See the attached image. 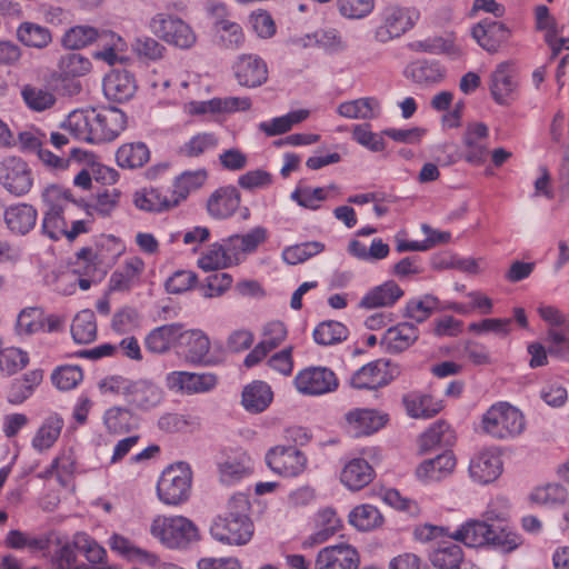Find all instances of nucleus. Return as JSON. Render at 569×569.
<instances>
[{
	"instance_id": "nucleus-1",
	"label": "nucleus",
	"mask_w": 569,
	"mask_h": 569,
	"mask_svg": "<svg viewBox=\"0 0 569 569\" xmlns=\"http://www.w3.org/2000/svg\"><path fill=\"white\" fill-rule=\"evenodd\" d=\"M43 203L41 232L53 241L62 238L73 241L91 230L90 212L71 190L51 184L41 193Z\"/></svg>"
},
{
	"instance_id": "nucleus-2",
	"label": "nucleus",
	"mask_w": 569,
	"mask_h": 569,
	"mask_svg": "<svg viewBox=\"0 0 569 569\" xmlns=\"http://www.w3.org/2000/svg\"><path fill=\"white\" fill-rule=\"evenodd\" d=\"M127 127V116L114 107L74 110L62 128L79 141L102 143L114 140Z\"/></svg>"
},
{
	"instance_id": "nucleus-3",
	"label": "nucleus",
	"mask_w": 569,
	"mask_h": 569,
	"mask_svg": "<svg viewBox=\"0 0 569 569\" xmlns=\"http://www.w3.org/2000/svg\"><path fill=\"white\" fill-rule=\"evenodd\" d=\"M249 512L250 501L248 496L244 493L233 495L228 500L226 512L213 518L210 525L211 537L223 545H247L254 532Z\"/></svg>"
},
{
	"instance_id": "nucleus-4",
	"label": "nucleus",
	"mask_w": 569,
	"mask_h": 569,
	"mask_svg": "<svg viewBox=\"0 0 569 569\" xmlns=\"http://www.w3.org/2000/svg\"><path fill=\"white\" fill-rule=\"evenodd\" d=\"M449 536L468 547L493 545L507 552L515 550L520 545V538L517 533L506 527L480 520L467 521Z\"/></svg>"
},
{
	"instance_id": "nucleus-5",
	"label": "nucleus",
	"mask_w": 569,
	"mask_h": 569,
	"mask_svg": "<svg viewBox=\"0 0 569 569\" xmlns=\"http://www.w3.org/2000/svg\"><path fill=\"white\" fill-rule=\"evenodd\" d=\"M481 430L497 440H511L519 437L526 429L523 413L508 402L493 403L482 415Z\"/></svg>"
},
{
	"instance_id": "nucleus-6",
	"label": "nucleus",
	"mask_w": 569,
	"mask_h": 569,
	"mask_svg": "<svg viewBox=\"0 0 569 569\" xmlns=\"http://www.w3.org/2000/svg\"><path fill=\"white\" fill-rule=\"evenodd\" d=\"M150 533L170 549H183L199 538L197 526L183 516H157Z\"/></svg>"
},
{
	"instance_id": "nucleus-7",
	"label": "nucleus",
	"mask_w": 569,
	"mask_h": 569,
	"mask_svg": "<svg viewBox=\"0 0 569 569\" xmlns=\"http://www.w3.org/2000/svg\"><path fill=\"white\" fill-rule=\"evenodd\" d=\"M192 470L187 462L180 461L168 466L157 482V496L167 506L184 503L191 493Z\"/></svg>"
},
{
	"instance_id": "nucleus-8",
	"label": "nucleus",
	"mask_w": 569,
	"mask_h": 569,
	"mask_svg": "<svg viewBox=\"0 0 569 569\" xmlns=\"http://www.w3.org/2000/svg\"><path fill=\"white\" fill-rule=\"evenodd\" d=\"M420 18L416 8L390 4L378 14L379 23L373 30V39L388 43L411 30Z\"/></svg>"
},
{
	"instance_id": "nucleus-9",
	"label": "nucleus",
	"mask_w": 569,
	"mask_h": 569,
	"mask_svg": "<svg viewBox=\"0 0 569 569\" xmlns=\"http://www.w3.org/2000/svg\"><path fill=\"white\" fill-rule=\"evenodd\" d=\"M149 27L154 36L180 49L191 48L197 40L191 27L173 14L157 13L151 18Z\"/></svg>"
},
{
	"instance_id": "nucleus-10",
	"label": "nucleus",
	"mask_w": 569,
	"mask_h": 569,
	"mask_svg": "<svg viewBox=\"0 0 569 569\" xmlns=\"http://www.w3.org/2000/svg\"><path fill=\"white\" fill-rule=\"evenodd\" d=\"M30 166L20 157L8 156L0 162V184L14 197H23L33 187Z\"/></svg>"
},
{
	"instance_id": "nucleus-11",
	"label": "nucleus",
	"mask_w": 569,
	"mask_h": 569,
	"mask_svg": "<svg viewBox=\"0 0 569 569\" xmlns=\"http://www.w3.org/2000/svg\"><path fill=\"white\" fill-rule=\"evenodd\" d=\"M266 463L273 473L283 478H295L303 473L308 459L295 446H274L266 453Z\"/></svg>"
},
{
	"instance_id": "nucleus-12",
	"label": "nucleus",
	"mask_w": 569,
	"mask_h": 569,
	"mask_svg": "<svg viewBox=\"0 0 569 569\" xmlns=\"http://www.w3.org/2000/svg\"><path fill=\"white\" fill-rule=\"evenodd\" d=\"M293 385L303 396H321L337 390L339 382L336 373L327 367H309L300 370Z\"/></svg>"
},
{
	"instance_id": "nucleus-13",
	"label": "nucleus",
	"mask_w": 569,
	"mask_h": 569,
	"mask_svg": "<svg viewBox=\"0 0 569 569\" xmlns=\"http://www.w3.org/2000/svg\"><path fill=\"white\" fill-rule=\"evenodd\" d=\"M398 367L389 361L375 360L358 369L350 378L355 389L373 390L388 385L396 375Z\"/></svg>"
},
{
	"instance_id": "nucleus-14",
	"label": "nucleus",
	"mask_w": 569,
	"mask_h": 569,
	"mask_svg": "<svg viewBox=\"0 0 569 569\" xmlns=\"http://www.w3.org/2000/svg\"><path fill=\"white\" fill-rule=\"evenodd\" d=\"M360 556L348 543L327 546L320 549L315 560V569H358Z\"/></svg>"
},
{
	"instance_id": "nucleus-15",
	"label": "nucleus",
	"mask_w": 569,
	"mask_h": 569,
	"mask_svg": "<svg viewBox=\"0 0 569 569\" xmlns=\"http://www.w3.org/2000/svg\"><path fill=\"white\" fill-rule=\"evenodd\" d=\"M503 470L500 453L493 449H483L477 452L469 462V476L479 485H488L497 480Z\"/></svg>"
},
{
	"instance_id": "nucleus-16",
	"label": "nucleus",
	"mask_w": 569,
	"mask_h": 569,
	"mask_svg": "<svg viewBox=\"0 0 569 569\" xmlns=\"http://www.w3.org/2000/svg\"><path fill=\"white\" fill-rule=\"evenodd\" d=\"M471 34L482 49L495 53L508 41L511 31L500 21L483 19L472 28Z\"/></svg>"
},
{
	"instance_id": "nucleus-17",
	"label": "nucleus",
	"mask_w": 569,
	"mask_h": 569,
	"mask_svg": "<svg viewBox=\"0 0 569 569\" xmlns=\"http://www.w3.org/2000/svg\"><path fill=\"white\" fill-rule=\"evenodd\" d=\"M233 69L236 79L242 87L257 88L268 79L267 63L254 54L240 56Z\"/></svg>"
},
{
	"instance_id": "nucleus-18",
	"label": "nucleus",
	"mask_w": 569,
	"mask_h": 569,
	"mask_svg": "<svg viewBox=\"0 0 569 569\" xmlns=\"http://www.w3.org/2000/svg\"><path fill=\"white\" fill-rule=\"evenodd\" d=\"M102 90L108 100L124 102L134 96L137 84L132 73L122 69H114L103 78Z\"/></svg>"
},
{
	"instance_id": "nucleus-19",
	"label": "nucleus",
	"mask_w": 569,
	"mask_h": 569,
	"mask_svg": "<svg viewBox=\"0 0 569 569\" xmlns=\"http://www.w3.org/2000/svg\"><path fill=\"white\" fill-rule=\"evenodd\" d=\"M489 129L477 122L467 127L463 133L465 160L472 164H482L488 156Z\"/></svg>"
},
{
	"instance_id": "nucleus-20",
	"label": "nucleus",
	"mask_w": 569,
	"mask_h": 569,
	"mask_svg": "<svg viewBox=\"0 0 569 569\" xmlns=\"http://www.w3.org/2000/svg\"><path fill=\"white\" fill-rule=\"evenodd\" d=\"M419 335V329L412 322H399L385 331L381 345L388 353H400L415 345Z\"/></svg>"
},
{
	"instance_id": "nucleus-21",
	"label": "nucleus",
	"mask_w": 569,
	"mask_h": 569,
	"mask_svg": "<svg viewBox=\"0 0 569 569\" xmlns=\"http://www.w3.org/2000/svg\"><path fill=\"white\" fill-rule=\"evenodd\" d=\"M516 88L512 66L509 62L499 63L491 72L489 81L493 100L499 104H508L513 99Z\"/></svg>"
},
{
	"instance_id": "nucleus-22",
	"label": "nucleus",
	"mask_w": 569,
	"mask_h": 569,
	"mask_svg": "<svg viewBox=\"0 0 569 569\" xmlns=\"http://www.w3.org/2000/svg\"><path fill=\"white\" fill-rule=\"evenodd\" d=\"M3 220L10 232L26 236L36 227L38 211L32 204L14 203L4 209Z\"/></svg>"
},
{
	"instance_id": "nucleus-23",
	"label": "nucleus",
	"mask_w": 569,
	"mask_h": 569,
	"mask_svg": "<svg viewBox=\"0 0 569 569\" xmlns=\"http://www.w3.org/2000/svg\"><path fill=\"white\" fill-rule=\"evenodd\" d=\"M179 342L187 362L192 365L207 362L206 358L210 350V339L202 330L180 329Z\"/></svg>"
},
{
	"instance_id": "nucleus-24",
	"label": "nucleus",
	"mask_w": 569,
	"mask_h": 569,
	"mask_svg": "<svg viewBox=\"0 0 569 569\" xmlns=\"http://www.w3.org/2000/svg\"><path fill=\"white\" fill-rule=\"evenodd\" d=\"M403 295L397 282L388 280L368 290L358 307L366 310L392 307Z\"/></svg>"
},
{
	"instance_id": "nucleus-25",
	"label": "nucleus",
	"mask_w": 569,
	"mask_h": 569,
	"mask_svg": "<svg viewBox=\"0 0 569 569\" xmlns=\"http://www.w3.org/2000/svg\"><path fill=\"white\" fill-rule=\"evenodd\" d=\"M240 200V193L234 187L220 188L207 201L208 213L214 219L229 218L238 209Z\"/></svg>"
},
{
	"instance_id": "nucleus-26",
	"label": "nucleus",
	"mask_w": 569,
	"mask_h": 569,
	"mask_svg": "<svg viewBox=\"0 0 569 569\" xmlns=\"http://www.w3.org/2000/svg\"><path fill=\"white\" fill-rule=\"evenodd\" d=\"M144 270V262L139 257H130L123 264L112 272L109 280L111 291H129L140 281Z\"/></svg>"
},
{
	"instance_id": "nucleus-27",
	"label": "nucleus",
	"mask_w": 569,
	"mask_h": 569,
	"mask_svg": "<svg viewBox=\"0 0 569 569\" xmlns=\"http://www.w3.org/2000/svg\"><path fill=\"white\" fill-rule=\"evenodd\" d=\"M373 477V468L362 458L351 459L340 472L341 483L351 491H359L365 488L372 481Z\"/></svg>"
},
{
	"instance_id": "nucleus-28",
	"label": "nucleus",
	"mask_w": 569,
	"mask_h": 569,
	"mask_svg": "<svg viewBox=\"0 0 569 569\" xmlns=\"http://www.w3.org/2000/svg\"><path fill=\"white\" fill-rule=\"evenodd\" d=\"M456 459L451 452H443L437 457L422 461L416 469V476L423 482L440 481L453 471Z\"/></svg>"
},
{
	"instance_id": "nucleus-29",
	"label": "nucleus",
	"mask_w": 569,
	"mask_h": 569,
	"mask_svg": "<svg viewBox=\"0 0 569 569\" xmlns=\"http://www.w3.org/2000/svg\"><path fill=\"white\" fill-rule=\"evenodd\" d=\"M163 398L160 387L149 380L132 382L128 403L139 410H150L157 407Z\"/></svg>"
},
{
	"instance_id": "nucleus-30",
	"label": "nucleus",
	"mask_w": 569,
	"mask_h": 569,
	"mask_svg": "<svg viewBox=\"0 0 569 569\" xmlns=\"http://www.w3.org/2000/svg\"><path fill=\"white\" fill-rule=\"evenodd\" d=\"M350 431L359 437L378 431L386 423V417L372 409H356L347 413Z\"/></svg>"
},
{
	"instance_id": "nucleus-31",
	"label": "nucleus",
	"mask_w": 569,
	"mask_h": 569,
	"mask_svg": "<svg viewBox=\"0 0 569 569\" xmlns=\"http://www.w3.org/2000/svg\"><path fill=\"white\" fill-rule=\"evenodd\" d=\"M181 323H169L152 329L144 338L146 349L154 355L167 353L179 340Z\"/></svg>"
},
{
	"instance_id": "nucleus-32",
	"label": "nucleus",
	"mask_w": 569,
	"mask_h": 569,
	"mask_svg": "<svg viewBox=\"0 0 569 569\" xmlns=\"http://www.w3.org/2000/svg\"><path fill=\"white\" fill-rule=\"evenodd\" d=\"M337 112L347 119L372 120L380 116L381 104L373 97L358 98L340 103Z\"/></svg>"
},
{
	"instance_id": "nucleus-33",
	"label": "nucleus",
	"mask_w": 569,
	"mask_h": 569,
	"mask_svg": "<svg viewBox=\"0 0 569 569\" xmlns=\"http://www.w3.org/2000/svg\"><path fill=\"white\" fill-rule=\"evenodd\" d=\"M109 546L112 551L119 553L129 561L149 567H153L158 562V557L154 553L136 546L131 540L117 533L112 535L109 539Z\"/></svg>"
},
{
	"instance_id": "nucleus-34",
	"label": "nucleus",
	"mask_w": 569,
	"mask_h": 569,
	"mask_svg": "<svg viewBox=\"0 0 569 569\" xmlns=\"http://www.w3.org/2000/svg\"><path fill=\"white\" fill-rule=\"evenodd\" d=\"M207 180V171L199 169L196 171H186L177 177L171 189H168L169 197L173 208L184 201L190 192L199 189Z\"/></svg>"
},
{
	"instance_id": "nucleus-35",
	"label": "nucleus",
	"mask_w": 569,
	"mask_h": 569,
	"mask_svg": "<svg viewBox=\"0 0 569 569\" xmlns=\"http://www.w3.org/2000/svg\"><path fill=\"white\" fill-rule=\"evenodd\" d=\"M273 399L270 386L260 380L247 385L242 391L241 403L244 409L252 413L264 411Z\"/></svg>"
},
{
	"instance_id": "nucleus-36",
	"label": "nucleus",
	"mask_w": 569,
	"mask_h": 569,
	"mask_svg": "<svg viewBox=\"0 0 569 569\" xmlns=\"http://www.w3.org/2000/svg\"><path fill=\"white\" fill-rule=\"evenodd\" d=\"M406 412L411 418H432L442 409V402L429 395L410 392L402 398Z\"/></svg>"
},
{
	"instance_id": "nucleus-37",
	"label": "nucleus",
	"mask_w": 569,
	"mask_h": 569,
	"mask_svg": "<svg viewBox=\"0 0 569 569\" xmlns=\"http://www.w3.org/2000/svg\"><path fill=\"white\" fill-rule=\"evenodd\" d=\"M238 262L239 259L233 257L232 251L229 250V243L224 247L221 243L214 242L198 259V267L203 271H213Z\"/></svg>"
},
{
	"instance_id": "nucleus-38",
	"label": "nucleus",
	"mask_w": 569,
	"mask_h": 569,
	"mask_svg": "<svg viewBox=\"0 0 569 569\" xmlns=\"http://www.w3.org/2000/svg\"><path fill=\"white\" fill-rule=\"evenodd\" d=\"M134 206L148 212H161L173 208L169 191L157 188H143L133 196Z\"/></svg>"
},
{
	"instance_id": "nucleus-39",
	"label": "nucleus",
	"mask_w": 569,
	"mask_h": 569,
	"mask_svg": "<svg viewBox=\"0 0 569 569\" xmlns=\"http://www.w3.org/2000/svg\"><path fill=\"white\" fill-rule=\"evenodd\" d=\"M63 419L58 413L48 416L32 439V448L38 452L50 449L58 440L63 428Z\"/></svg>"
},
{
	"instance_id": "nucleus-40",
	"label": "nucleus",
	"mask_w": 569,
	"mask_h": 569,
	"mask_svg": "<svg viewBox=\"0 0 569 569\" xmlns=\"http://www.w3.org/2000/svg\"><path fill=\"white\" fill-rule=\"evenodd\" d=\"M268 231L263 227H256L244 234H233L227 240L229 250L232 251L233 257L239 260L241 256L252 253L257 248L267 240Z\"/></svg>"
},
{
	"instance_id": "nucleus-41",
	"label": "nucleus",
	"mask_w": 569,
	"mask_h": 569,
	"mask_svg": "<svg viewBox=\"0 0 569 569\" xmlns=\"http://www.w3.org/2000/svg\"><path fill=\"white\" fill-rule=\"evenodd\" d=\"M16 36L23 46L34 49H44L52 41L51 31L47 27L31 21L21 22Z\"/></svg>"
},
{
	"instance_id": "nucleus-42",
	"label": "nucleus",
	"mask_w": 569,
	"mask_h": 569,
	"mask_svg": "<svg viewBox=\"0 0 569 569\" xmlns=\"http://www.w3.org/2000/svg\"><path fill=\"white\" fill-rule=\"evenodd\" d=\"M412 48L416 51L447 54L451 58H458L461 54L460 47L456 43L452 34L428 37L413 42Z\"/></svg>"
},
{
	"instance_id": "nucleus-43",
	"label": "nucleus",
	"mask_w": 569,
	"mask_h": 569,
	"mask_svg": "<svg viewBox=\"0 0 569 569\" xmlns=\"http://www.w3.org/2000/svg\"><path fill=\"white\" fill-rule=\"evenodd\" d=\"M43 373L41 370H31L20 379H14L8 390L7 399L12 405L24 402L41 383Z\"/></svg>"
},
{
	"instance_id": "nucleus-44",
	"label": "nucleus",
	"mask_w": 569,
	"mask_h": 569,
	"mask_svg": "<svg viewBox=\"0 0 569 569\" xmlns=\"http://www.w3.org/2000/svg\"><path fill=\"white\" fill-rule=\"evenodd\" d=\"M91 69L90 59L78 52L66 53L58 61L59 74L63 81L84 77Z\"/></svg>"
},
{
	"instance_id": "nucleus-45",
	"label": "nucleus",
	"mask_w": 569,
	"mask_h": 569,
	"mask_svg": "<svg viewBox=\"0 0 569 569\" xmlns=\"http://www.w3.org/2000/svg\"><path fill=\"white\" fill-rule=\"evenodd\" d=\"M348 521L359 531H370L382 525L383 516L376 506L362 503L349 512Z\"/></svg>"
},
{
	"instance_id": "nucleus-46",
	"label": "nucleus",
	"mask_w": 569,
	"mask_h": 569,
	"mask_svg": "<svg viewBox=\"0 0 569 569\" xmlns=\"http://www.w3.org/2000/svg\"><path fill=\"white\" fill-rule=\"evenodd\" d=\"M100 49H97L92 57L97 60L103 61L109 66L116 64L119 59V53L126 49L123 39L112 31H103L98 40Z\"/></svg>"
},
{
	"instance_id": "nucleus-47",
	"label": "nucleus",
	"mask_w": 569,
	"mask_h": 569,
	"mask_svg": "<svg viewBox=\"0 0 569 569\" xmlns=\"http://www.w3.org/2000/svg\"><path fill=\"white\" fill-rule=\"evenodd\" d=\"M132 419V411L120 406L108 408L102 416L107 432L114 436L129 432L133 428Z\"/></svg>"
},
{
	"instance_id": "nucleus-48",
	"label": "nucleus",
	"mask_w": 569,
	"mask_h": 569,
	"mask_svg": "<svg viewBox=\"0 0 569 569\" xmlns=\"http://www.w3.org/2000/svg\"><path fill=\"white\" fill-rule=\"evenodd\" d=\"M456 440L455 431L446 421L435 422L420 438L422 451H429L438 446L449 447Z\"/></svg>"
},
{
	"instance_id": "nucleus-49",
	"label": "nucleus",
	"mask_w": 569,
	"mask_h": 569,
	"mask_svg": "<svg viewBox=\"0 0 569 569\" xmlns=\"http://www.w3.org/2000/svg\"><path fill=\"white\" fill-rule=\"evenodd\" d=\"M309 117V111L300 109L291 111L284 116L273 118L269 121H262L258 128L268 137L283 134L291 130L295 124H298Z\"/></svg>"
},
{
	"instance_id": "nucleus-50",
	"label": "nucleus",
	"mask_w": 569,
	"mask_h": 569,
	"mask_svg": "<svg viewBox=\"0 0 569 569\" xmlns=\"http://www.w3.org/2000/svg\"><path fill=\"white\" fill-rule=\"evenodd\" d=\"M117 163L121 168H140L150 159V151L143 142L122 144L116 154Z\"/></svg>"
},
{
	"instance_id": "nucleus-51",
	"label": "nucleus",
	"mask_w": 569,
	"mask_h": 569,
	"mask_svg": "<svg viewBox=\"0 0 569 569\" xmlns=\"http://www.w3.org/2000/svg\"><path fill=\"white\" fill-rule=\"evenodd\" d=\"M71 335L77 343H90L97 337L96 316L92 310L79 311L71 323Z\"/></svg>"
},
{
	"instance_id": "nucleus-52",
	"label": "nucleus",
	"mask_w": 569,
	"mask_h": 569,
	"mask_svg": "<svg viewBox=\"0 0 569 569\" xmlns=\"http://www.w3.org/2000/svg\"><path fill=\"white\" fill-rule=\"evenodd\" d=\"M337 186L330 184L328 187L310 188V187H297L290 198L296 201L300 207L310 210H317L320 208V202L329 198L330 191H336Z\"/></svg>"
},
{
	"instance_id": "nucleus-53",
	"label": "nucleus",
	"mask_w": 569,
	"mask_h": 569,
	"mask_svg": "<svg viewBox=\"0 0 569 569\" xmlns=\"http://www.w3.org/2000/svg\"><path fill=\"white\" fill-rule=\"evenodd\" d=\"M348 328L335 320L320 322L313 330V340L320 346H333L345 341L348 338Z\"/></svg>"
},
{
	"instance_id": "nucleus-54",
	"label": "nucleus",
	"mask_w": 569,
	"mask_h": 569,
	"mask_svg": "<svg viewBox=\"0 0 569 569\" xmlns=\"http://www.w3.org/2000/svg\"><path fill=\"white\" fill-rule=\"evenodd\" d=\"M317 530L309 537L311 545H320L333 536L340 528V519L331 508H326L317 513Z\"/></svg>"
},
{
	"instance_id": "nucleus-55",
	"label": "nucleus",
	"mask_w": 569,
	"mask_h": 569,
	"mask_svg": "<svg viewBox=\"0 0 569 569\" xmlns=\"http://www.w3.org/2000/svg\"><path fill=\"white\" fill-rule=\"evenodd\" d=\"M439 299L432 295H423L410 299L405 307L403 316L421 323L426 321L435 310L438 309Z\"/></svg>"
},
{
	"instance_id": "nucleus-56",
	"label": "nucleus",
	"mask_w": 569,
	"mask_h": 569,
	"mask_svg": "<svg viewBox=\"0 0 569 569\" xmlns=\"http://www.w3.org/2000/svg\"><path fill=\"white\" fill-rule=\"evenodd\" d=\"M408 76L419 84H433L443 79V69L438 62L427 60L411 63L407 69Z\"/></svg>"
},
{
	"instance_id": "nucleus-57",
	"label": "nucleus",
	"mask_w": 569,
	"mask_h": 569,
	"mask_svg": "<svg viewBox=\"0 0 569 569\" xmlns=\"http://www.w3.org/2000/svg\"><path fill=\"white\" fill-rule=\"evenodd\" d=\"M513 319L511 318H485L480 321L468 325L470 333L482 336L492 333L498 338H507L512 330Z\"/></svg>"
},
{
	"instance_id": "nucleus-58",
	"label": "nucleus",
	"mask_w": 569,
	"mask_h": 569,
	"mask_svg": "<svg viewBox=\"0 0 569 569\" xmlns=\"http://www.w3.org/2000/svg\"><path fill=\"white\" fill-rule=\"evenodd\" d=\"M430 561L439 569H459L463 561L462 548L456 543L439 546L430 555Z\"/></svg>"
},
{
	"instance_id": "nucleus-59",
	"label": "nucleus",
	"mask_w": 569,
	"mask_h": 569,
	"mask_svg": "<svg viewBox=\"0 0 569 569\" xmlns=\"http://www.w3.org/2000/svg\"><path fill=\"white\" fill-rule=\"evenodd\" d=\"M49 543L46 536L30 537L18 529L10 530L4 538L6 547L16 550L29 548L32 551H42L49 548Z\"/></svg>"
},
{
	"instance_id": "nucleus-60",
	"label": "nucleus",
	"mask_w": 569,
	"mask_h": 569,
	"mask_svg": "<svg viewBox=\"0 0 569 569\" xmlns=\"http://www.w3.org/2000/svg\"><path fill=\"white\" fill-rule=\"evenodd\" d=\"M567 489L559 483H547L536 488L531 493V500L540 506L555 508L566 502Z\"/></svg>"
},
{
	"instance_id": "nucleus-61",
	"label": "nucleus",
	"mask_w": 569,
	"mask_h": 569,
	"mask_svg": "<svg viewBox=\"0 0 569 569\" xmlns=\"http://www.w3.org/2000/svg\"><path fill=\"white\" fill-rule=\"evenodd\" d=\"M44 329V312L37 307L22 309L17 318L16 331L20 336H30Z\"/></svg>"
},
{
	"instance_id": "nucleus-62",
	"label": "nucleus",
	"mask_w": 569,
	"mask_h": 569,
	"mask_svg": "<svg viewBox=\"0 0 569 569\" xmlns=\"http://www.w3.org/2000/svg\"><path fill=\"white\" fill-rule=\"evenodd\" d=\"M325 244L320 241H307L290 246L282 251V259L286 263L295 266L321 253Z\"/></svg>"
},
{
	"instance_id": "nucleus-63",
	"label": "nucleus",
	"mask_w": 569,
	"mask_h": 569,
	"mask_svg": "<svg viewBox=\"0 0 569 569\" xmlns=\"http://www.w3.org/2000/svg\"><path fill=\"white\" fill-rule=\"evenodd\" d=\"M21 97L29 109L41 112L56 103V97L47 89L27 84L21 90Z\"/></svg>"
},
{
	"instance_id": "nucleus-64",
	"label": "nucleus",
	"mask_w": 569,
	"mask_h": 569,
	"mask_svg": "<svg viewBox=\"0 0 569 569\" xmlns=\"http://www.w3.org/2000/svg\"><path fill=\"white\" fill-rule=\"evenodd\" d=\"M100 34L93 27L74 26L63 34L62 44L71 50L81 49L98 40Z\"/></svg>"
}]
</instances>
